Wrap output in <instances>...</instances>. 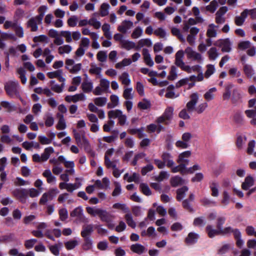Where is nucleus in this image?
<instances>
[{
    "label": "nucleus",
    "instance_id": "39448f33",
    "mask_svg": "<svg viewBox=\"0 0 256 256\" xmlns=\"http://www.w3.org/2000/svg\"><path fill=\"white\" fill-rule=\"evenodd\" d=\"M19 84L18 81H9L4 86V89L6 94L10 97L18 94Z\"/></svg>",
    "mask_w": 256,
    "mask_h": 256
},
{
    "label": "nucleus",
    "instance_id": "f704fd0d",
    "mask_svg": "<svg viewBox=\"0 0 256 256\" xmlns=\"http://www.w3.org/2000/svg\"><path fill=\"white\" fill-rule=\"evenodd\" d=\"M236 230H240L238 228H233L231 226L226 227L224 228H222L220 229V235L230 236L231 234H232L234 236Z\"/></svg>",
    "mask_w": 256,
    "mask_h": 256
},
{
    "label": "nucleus",
    "instance_id": "2eb2a0df",
    "mask_svg": "<svg viewBox=\"0 0 256 256\" xmlns=\"http://www.w3.org/2000/svg\"><path fill=\"white\" fill-rule=\"evenodd\" d=\"M134 26V24L130 20H124L122 22L120 25L118 27V30L122 33L126 34L128 30L130 29Z\"/></svg>",
    "mask_w": 256,
    "mask_h": 256
},
{
    "label": "nucleus",
    "instance_id": "f257e3e1",
    "mask_svg": "<svg viewBox=\"0 0 256 256\" xmlns=\"http://www.w3.org/2000/svg\"><path fill=\"white\" fill-rule=\"evenodd\" d=\"M184 55V52L182 50L178 51L176 54L174 64L178 67L188 73H191L192 72H197L198 73L202 71V66L198 64L194 65L192 66L186 65L183 60Z\"/></svg>",
    "mask_w": 256,
    "mask_h": 256
},
{
    "label": "nucleus",
    "instance_id": "37998d69",
    "mask_svg": "<svg viewBox=\"0 0 256 256\" xmlns=\"http://www.w3.org/2000/svg\"><path fill=\"white\" fill-rule=\"evenodd\" d=\"M132 88H126L123 92L122 96L126 100H132L133 98V94Z\"/></svg>",
    "mask_w": 256,
    "mask_h": 256
},
{
    "label": "nucleus",
    "instance_id": "c9c22d12",
    "mask_svg": "<svg viewBox=\"0 0 256 256\" xmlns=\"http://www.w3.org/2000/svg\"><path fill=\"white\" fill-rule=\"evenodd\" d=\"M138 107L140 110H148L151 107L150 102L146 98H144L138 103Z\"/></svg>",
    "mask_w": 256,
    "mask_h": 256
},
{
    "label": "nucleus",
    "instance_id": "680f3d73",
    "mask_svg": "<svg viewBox=\"0 0 256 256\" xmlns=\"http://www.w3.org/2000/svg\"><path fill=\"white\" fill-rule=\"evenodd\" d=\"M16 35L20 38H22L24 37V29L22 27L20 24H17L16 27L14 29Z\"/></svg>",
    "mask_w": 256,
    "mask_h": 256
},
{
    "label": "nucleus",
    "instance_id": "c756f323",
    "mask_svg": "<svg viewBox=\"0 0 256 256\" xmlns=\"http://www.w3.org/2000/svg\"><path fill=\"white\" fill-rule=\"evenodd\" d=\"M102 222L106 223L110 222L112 221V216L105 210H102L99 216Z\"/></svg>",
    "mask_w": 256,
    "mask_h": 256
},
{
    "label": "nucleus",
    "instance_id": "5701e85b",
    "mask_svg": "<svg viewBox=\"0 0 256 256\" xmlns=\"http://www.w3.org/2000/svg\"><path fill=\"white\" fill-rule=\"evenodd\" d=\"M142 55L144 56V61L146 65L148 66H153L154 62L150 57V55L148 49L144 48L142 50Z\"/></svg>",
    "mask_w": 256,
    "mask_h": 256
},
{
    "label": "nucleus",
    "instance_id": "20e7f679",
    "mask_svg": "<svg viewBox=\"0 0 256 256\" xmlns=\"http://www.w3.org/2000/svg\"><path fill=\"white\" fill-rule=\"evenodd\" d=\"M184 52L188 60L200 64L203 63L204 58L202 54L193 50L191 47H187L184 50Z\"/></svg>",
    "mask_w": 256,
    "mask_h": 256
},
{
    "label": "nucleus",
    "instance_id": "c03bdc74",
    "mask_svg": "<svg viewBox=\"0 0 256 256\" xmlns=\"http://www.w3.org/2000/svg\"><path fill=\"white\" fill-rule=\"evenodd\" d=\"M234 238L236 240V246L241 248L244 244V241L241 238V232L240 230H236Z\"/></svg>",
    "mask_w": 256,
    "mask_h": 256
},
{
    "label": "nucleus",
    "instance_id": "f8f14e48",
    "mask_svg": "<svg viewBox=\"0 0 256 256\" xmlns=\"http://www.w3.org/2000/svg\"><path fill=\"white\" fill-rule=\"evenodd\" d=\"M72 132L76 142L78 146L82 144L86 146L89 145L88 141L84 135L81 136L80 134L77 132L76 130H74Z\"/></svg>",
    "mask_w": 256,
    "mask_h": 256
},
{
    "label": "nucleus",
    "instance_id": "864d4df0",
    "mask_svg": "<svg viewBox=\"0 0 256 256\" xmlns=\"http://www.w3.org/2000/svg\"><path fill=\"white\" fill-rule=\"evenodd\" d=\"M172 172L174 173L180 172L182 174L186 173V168L184 167V164H179L178 166L171 167Z\"/></svg>",
    "mask_w": 256,
    "mask_h": 256
},
{
    "label": "nucleus",
    "instance_id": "72a5a7b5",
    "mask_svg": "<svg viewBox=\"0 0 256 256\" xmlns=\"http://www.w3.org/2000/svg\"><path fill=\"white\" fill-rule=\"evenodd\" d=\"M54 152V149L52 146L46 148L44 151V152L41 154L42 156V160L46 162L50 158V154Z\"/></svg>",
    "mask_w": 256,
    "mask_h": 256
},
{
    "label": "nucleus",
    "instance_id": "393cba45",
    "mask_svg": "<svg viewBox=\"0 0 256 256\" xmlns=\"http://www.w3.org/2000/svg\"><path fill=\"white\" fill-rule=\"evenodd\" d=\"M42 176L46 178V181L48 184L55 183L56 178L52 174L50 170H45L42 173Z\"/></svg>",
    "mask_w": 256,
    "mask_h": 256
},
{
    "label": "nucleus",
    "instance_id": "c85d7f7f",
    "mask_svg": "<svg viewBox=\"0 0 256 256\" xmlns=\"http://www.w3.org/2000/svg\"><path fill=\"white\" fill-rule=\"evenodd\" d=\"M208 58L210 60H216L219 54L215 47H212L207 52Z\"/></svg>",
    "mask_w": 256,
    "mask_h": 256
},
{
    "label": "nucleus",
    "instance_id": "09e8293b",
    "mask_svg": "<svg viewBox=\"0 0 256 256\" xmlns=\"http://www.w3.org/2000/svg\"><path fill=\"white\" fill-rule=\"evenodd\" d=\"M206 70L204 74L206 78H208L216 71L214 66L212 64H208L206 66Z\"/></svg>",
    "mask_w": 256,
    "mask_h": 256
},
{
    "label": "nucleus",
    "instance_id": "1a4fd4ad",
    "mask_svg": "<svg viewBox=\"0 0 256 256\" xmlns=\"http://www.w3.org/2000/svg\"><path fill=\"white\" fill-rule=\"evenodd\" d=\"M214 44L221 48L222 52H229L232 50V43L228 38L218 40Z\"/></svg>",
    "mask_w": 256,
    "mask_h": 256
},
{
    "label": "nucleus",
    "instance_id": "5fc2aeb1",
    "mask_svg": "<svg viewBox=\"0 0 256 256\" xmlns=\"http://www.w3.org/2000/svg\"><path fill=\"white\" fill-rule=\"evenodd\" d=\"M107 98L106 97H98L94 100V103L98 106H104L107 102Z\"/></svg>",
    "mask_w": 256,
    "mask_h": 256
},
{
    "label": "nucleus",
    "instance_id": "7ed1b4c3",
    "mask_svg": "<svg viewBox=\"0 0 256 256\" xmlns=\"http://www.w3.org/2000/svg\"><path fill=\"white\" fill-rule=\"evenodd\" d=\"M187 181L180 176H172L170 179V184L172 187H178L183 186L179 188L176 192H186L188 190V188L186 186Z\"/></svg>",
    "mask_w": 256,
    "mask_h": 256
},
{
    "label": "nucleus",
    "instance_id": "4468645a",
    "mask_svg": "<svg viewBox=\"0 0 256 256\" xmlns=\"http://www.w3.org/2000/svg\"><path fill=\"white\" fill-rule=\"evenodd\" d=\"M130 250L134 253L138 255L143 254L146 252L148 250L144 246L139 243L132 244L130 246Z\"/></svg>",
    "mask_w": 256,
    "mask_h": 256
},
{
    "label": "nucleus",
    "instance_id": "4c0bfd02",
    "mask_svg": "<svg viewBox=\"0 0 256 256\" xmlns=\"http://www.w3.org/2000/svg\"><path fill=\"white\" fill-rule=\"evenodd\" d=\"M84 238V243L82 244V248L84 250H90L92 246V241L90 237Z\"/></svg>",
    "mask_w": 256,
    "mask_h": 256
},
{
    "label": "nucleus",
    "instance_id": "e2e57ef3",
    "mask_svg": "<svg viewBox=\"0 0 256 256\" xmlns=\"http://www.w3.org/2000/svg\"><path fill=\"white\" fill-rule=\"evenodd\" d=\"M98 60L102 62H106L107 59L106 52L103 50L98 52L96 54Z\"/></svg>",
    "mask_w": 256,
    "mask_h": 256
},
{
    "label": "nucleus",
    "instance_id": "423d86ee",
    "mask_svg": "<svg viewBox=\"0 0 256 256\" xmlns=\"http://www.w3.org/2000/svg\"><path fill=\"white\" fill-rule=\"evenodd\" d=\"M174 109L172 106L167 107L163 114L157 118L156 122L158 124L164 123L166 124H168V122L171 120L173 117Z\"/></svg>",
    "mask_w": 256,
    "mask_h": 256
},
{
    "label": "nucleus",
    "instance_id": "4d7b16f0",
    "mask_svg": "<svg viewBox=\"0 0 256 256\" xmlns=\"http://www.w3.org/2000/svg\"><path fill=\"white\" fill-rule=\"evenodd\" d=\"M126 222L128 226L132 228H134L136 226V222L132 219V216L130 214H126L124 216Z\"/></svg>",
    "mask_w": 256,
    "mask_h": 256
},
{
    "label": "nucleus",
    "instance_id": "2f4dec72",
    "mask_svg": "<svg viewBox=\"0 0 256 256\" xmlns=\"http://www.w3.org/2000/svg\"><path fill=\"white\" fill-rule=\"evenodd\" d=\"M110 102L107 105L108 108H112L116 107L119 104V98L115 94H112L110 96Z\"/></svg>",
    "mask_w": 256,
    "mask_h": 256
},
{
    "label": "nucleus",
    "instance_id": "f3484780",
    "mask_svg": "<svg viewBox=\"0 0 256 256\" xmlns=\"http://www.w3.org/2000/svg\"><path fill=\"white\" fill-rule=\"evenodd\" d=\"M80 186V183L68 184L65 182H60L59 187L60 190H66L68 192H72Z\"/></svg>",
    "mask_w": 256,
    "mask_h": 256
},
{
    "label": "nucleus",
    "instance_id": "ea45409f",
    "mask_svg": "<svg viewBox=\"0 0 256 256\" xmlns=\"http://www.w3.org/2000/svg\"><path fill=\"white\" fill-rule=\"evenodd\" d=\"M233 84H230L226 86L225 92L222 94V98L224 100H228L230 98L231 96V89L233 88Z\"/></svg>",
    "mask_w": 256,
    "mask_h": 256
},
{
    "label": "nucleus",
    "instance_id": "de8ad7c7",
    "mask_svg": "<svg viewBox=\"0 0 256 256\" xmlns=\"http://www.w3.org/2000/svg\"><path fill=\"white\" fill-rule=\"evenodd\" d=\"M72 47L69 44H65L58 48V52L60 54H69L72 50Z\"/></svg>",
    "mask_w": 256,
    "mask_h": 256
},
{
    "label": "nucleus",
    "instance_id": "412c9836",
    "mask_svg": "<svg viewBox=\"0 0 256 256\" xmlns=\"http://www.w3.org/2000/svg\"><path fill=\"white\" fill-rule=\"evenodd\" d=\"M93 225L90 224L82 226V230L80 232V235L82 238L90 237L94 231Z\"/></svg>",
    "mask_w": 256,
    "mask_h": 256
},
{
    "label": "nucleus",
    "instance_id": "69168bd1",
    "mask_svg": "<svg viewBox=\"0 0 256 256\" xmlns=\"http://www.w3.org/2000/svg\"><path fill=\"white\" fill-rule=\"evenodd\" d=\"M122 111L120 110H111L108 112V117L110 119L112 118H118L120 114H121Z\"/></svg>",
    "mask_w": 256,
    "mask_h": 256
},
{
    "label": "nucleus",
    "instance_id": "58836bf2",
    "mask_svg": "<svg viewBox=\"0 0 256 256\" xmlns=\"http://www.w3.org/2000/svg\"><path fill=\"white\" fill-rule=\"evenodd\" d=\"M216 91V88H212L206 92L204 96L206 101H210L214 98V93Z\"/></svg>",
    "mask_w": 256,
    "mask_h": 256
},
{
    "label": "nucleus",
    "instance_id": "052dcab7",
    "mask_svg": "<svg viewBox=\"0 0 256 256\" xmlns=\"http://www.w3.org/2000/svg\"><path fill=\"white\" fill-rule=\"evenodd\" d=\"M60 36L65 38L66 41L68 43L72 42V32L68 30H63L60 32Z\"/></svg>",
    "mask_w": 256,
    "mask_h": 256
},
{
    "label": "nucleus",
    "instance_id": "bb28decb",
    "mask_svg": "<svg viewBox=\"0 0 256 256\" xmlns=\"http://www.w3.org/2000/svg\"><path fill=\"white\" fill-rule=\"evenodd\" d=\"M244 72L246 76L249 78L254 75V70L251 65L244 64Z\"/></svg>",
    "mask_w": 256,
    "mask_h": 256
},
{
    "label": "nucleus",
    "instance_id": "3c124183",
    "mask_svg": "<svg viewBox=\"0 0 256 256\" xmlns=\"http://www.w3.org/2000/svg\"><path fill=\"white\" fill-rule=\"evenodd\" d=\"M172 34L176 36L182 42H184L186 40L180 30L176 28H172L171 30Z\"/></svg>",
    "mask_w": 256,
    "mask_h": 256
},
{
    "label": "nucleus",
    "instance_id": "b1692460",
    "mask_svg": "<svg viewBox=\"0 0 256 256\" xmlns=\"http://www.w3.org/2000/svg\"><path fill=\"white\" fill-rule=\"evenodd\" d=\"M254 183V180L253 178L250 176H247L242 184V188L244 190H248L250 187L253 186Z\"/></svg>",
    "mask_w": 256,
    "mask_h": 256
},
{
    "label": "nucleus",
    "instance_id": "774afa93",
    "mask_svg": "<svg viewBox=\"0 0 256 256\" xmlns=\"http://www.w3.org/2000/svg\"><path fill=\"white\" fill-rule=\"evenodd\" d=\"M114 122L113 120H110L106 124L104 125L103 130L106 132H109L110 131L111 128L114 127Z\"/></svg>",
    "mask_w": 256,
    "mask_h": 256
},
{
    "label": "nucleus",
    "instance_id": "bf43d9fd",
    "mask_svg": "<svg viewBox=\"0 0 256 256\" xmlns=\"http://www.w3.org/2000/svg\"><path fill=\"white\" fill-rule=\"evenodd\" d=\"M118 162V160H110V158H106L104 160V164L108 168H112L113 169L116 167V163Z\"/></svg>",
    "mask_w": 256,
    "mask_h": 256
},
{
    "label": "nucleus",
    "instance_id": "aec40b11",
    "mask_svg": "<svg viewBox=\"0 0 256 256\" xmlns=\"http://www.w3.org/2000/svg\"><path fill=\"white\" fill-rule=\"evenodd\" d=\"M56 116L58 118V121L56 126V128L58 130L65 129L66 127V125L64 115L60 112H58Z\"/></svg>",
    "mask_w": 256,
    "mask_h": 256
},
{
    "label": "nucleus",
    "instance_id": "e433bc0d",
    "mask_svg": "<svg viewBox=\"0 0 256 256\" xmlns=\"http://www.w3.org/2000/svg\"><path fill=\"white\" fill-rule=\"evenodd\" d=\"M45 121V125L48 127H50L53 126L54 124V118L50 113H46L44 117Z\"/></svg>",
    "mask_w": 256,
    "mask_h": 256
},
{
    "label": "nucleus",
    "instance_id": "f03ea898",
    "mask_svg": "<svg viewBox=\"0 0 256 256\" xmlns=\"http://www.w3.org/2000/svg\"><path fill=\"white\" fill-rule=\"evenodd\" d=\"M47 10V6H41L38 9V14L31 18L26 22V27L30 28L31 32H36L38 30V25L42 24V19Z\"/></svg>",
    "mask_w": 256,
    "mask_h": 256
},
{
    "label": "nucleus",
    "instance_id": "a18cd8bd",
    "mask_svg": "<svg viewBox=\"0 0 256 256\" xmlns=\"http://www.w3.org/2000/svg\"><path fill=\"white\" fill-rule=\"evenodd\" d=\"M170 174L166 171H161L158 176L154 177V180L158 182L163 181L165 179H168Z\"/></svg>",
    "mask_w": 256,
    "mask_h": 256
},
{
    "label": "nucleus",
    "instance_id": "9d476101",
    "mask_svg": "<svg viewBox=\"0 0 256 256\" xmlns=\"http://www.w3.org/2000/svg\"><path fill=\"white\" fill-rule=\"evenodd\" d=\"M65 64L66 68L70 73L72 74L78 73L80 70L82 66L80 63L74 64V61L72 59H66Z\"/></svg>",
    "mask_w": 256,
    "mask_h": 256
},
{
    "label": "nucleus",
    "instance_id": "a878e982",
    "mask_svg": "<svg viewBox=\"0 0 256 256\" xmlns=\"http://www.w3.org/2000/svg\"><path fill=\"white\" fill-rule=\"evenodd\" d=\"M119 80L122 84L126 86H128L130 84V76L127 72H122L118 77Z\"/></svg>",
    "mask_w": 256,
    "mask_h": 256
},
{
    "label": "nucleus",
    "instance_id": "6e6d98bb",
    "mask_svg": "<svg viewBox=\"0 0 256 256\" xmlns=\"http://www.w3.org/2000/svg\"><path fill=\"white\" fill-rule=\"evenodd\" d=\"M218 6V2L216 0H213L210 2V4L206 6V9L207 11L213 13L216 10Z\"/></svg>",
    "mask_w": 256,
    "mask_h": 256
},
{
    "label": "nucleus",
    "instance_id": "cd10ccee",
    "mask_svg": "<svg viewBox=\"0 0 256 256\" xmlns=\"http://www.w3.org/2000/svg\"><path fill=\"white\" fill-rule=\"evenodd\" d=\"M152 45V41L149 38H142L140 40L136 46V49L139 50L144 46L150 47Z\"/></svg>",
    "mask_w": 256,
    "mask_h": 256
},
{
    "label": "nucleus",
    "instance_id": "6ab92c4d",
    "mask_svg": "<svg viewBox=\"0 0 256 256\" xmlns=\"http://www.w3.org/2000/svg\"><path fill=\"white\" fill-rule=\"evenodd\" d=\"M16 241L17 238L14 233H10L0 236V242L1 243L16 242Z\"/></svg>",
    "mask_w": 256,
    "mask_h": 256
},
{
    "label": "nucleus",
    "instance_id": "a211bd4d",
    "mask_svg": "<svg viewBox=\"0 0 256 256\" xmlns=\"http://www.w3.org/2000/svg\"><path fill=\"white\" fill-rule=\"evenodd\" d=\"M206 232L210 238H213L216 236L220 235V229H214L212 226L208 225L206 228Z\"/></svg>",
    "mask_w": 256,
    "mask_h": 256
},
{
    "label": "nucleus",
    "instance_id": "79ce46f5",
    "mask_svg": "<svg viewBox=\"0 0 256 256\" xmlns=\"http://www.w3.org/2000/svg\"><path fill=\"white\" fill-rule=\"evenodd\" d=\"M17 74H19V78L22 84H26L27 81V78L26 76V72L22 68H20L17 69Z\"/></svg>",
    "mask_w": 256,
    "mask_h": 256
},
{
    "label": "nucleus",
    "instance_id": "4be33fe9",
    "mask_svg": "<svg viewBox=\"0 0 256 256\" xmlns=\"http://www.w3.org/2000/svg\"><path fill=\"white\" fill-rule=\"evenodd\" d=\"M162 158L166 166L168 168H171L174 166V162L171 155L168 152H164L162 156Z\"/></svg>",
    "mask_w": 256,
    "mask_h": 256
},
{
    "label": "nucleus",
    "instance_id": "13d9d810",
    "mask_svg": "<svg viewBox=\"0 0 256 256\" xmlns=\"http://www.w3.org/2000/svg\"><path fill=\"white\" fill-rule=\"evenodd\" d=\"M177 76V68L175 66H172L170 68V70L168 78L170 80H174L176 79Z\"/></svg>",
    "mask_w": 256,
    "mask_h": 256
},
{
    "label": "nucleus",
    "instance_id": "473e14b6",
    "mask_svg": "<svg viewBox=\"0 0 256 256\" xmlns=\"http://www.w3.org/2000/svg\"><path fill=\"white\" fill-rule=\"evenodd\" d=\"M82 90L88 93L90 92L93 88L92 82L88 80H84L81 86Z\"/></svg>",
    "mask_w": 256,
    "mask_h": 256
},
{
    "label": "nucleus",
    "instance_id": "7c9ffc66",
    "mask_svg": "<svg viewBox=\"0 0 256 256\" xmlns=\"http://www.w3.org/2000/svg\"><path fill=\"white\" fill-rule=\"evenodd\" d=\"M140 176L138 174L134 172L132 175H130L128 173H126L124 176V180L128 182H138Z\"/></svg>",
    "mask_w": 256,
    "mask_h": 256
},
{
    "label": "nucleus",
    "instance_id": "6e6552de",
    "mask_svg": "<svg viewBox=\"0 0 256 256\" xmlns=\"http://www.w3.org/2000/svg\"><path fill=\"white\" fill-rule=\"evenodd\" d=\"M71 217H76V222L77 223H86L88 220L86 218L83 214V210L80 206L75 208L70 213Z\"/></svg>",
    "mask_w": 256,
    "mask_h": 256
},
{
    "label": "nucleus",
    "instance_id": "ddd939ff",
    "mask_svg": "<svg viewBox=\"0 0 256 256\" xmlns=\"http://www.w3.org/2000/svg\"><path fill=\"white\" fill-rule=\"evenodd\" d=\"M14 196L22 203H26L28 196L31 198L38 196L40 193H14Z\"/></svg>",
    "mask_w": 256,
    "mask_h": 256
},
{
    "label": "nucleus",
    "instance_id": "49530a36",
    "mask_svg": "<svg viewBox=\"0 0 256 256\" xmlns=\"http://www.w3.org/2000/svg\"><path fill=\"white\" fill-rule=\"evenodd\" d=\"M110 8L108 3H102L100 7V14L102 16H105L108 14V10Z\"/></svg>",
    "mask_w": 256,
    "mask_h": 256
},
{
    "label": "nucleus",
    "instance_id": "0eeeda50",
    "mask_svg": "<svg viewBox=\"0 0 256 256\" xmlns=\"http://www.w3.org/2000/svg\"><path fill=\"white\" fill-rule=\"evenodd\" d=\"M110 187V180L107 178H104L100 180H96L94 184L92 186H90L86 188L87 192L89 191H93L94 188H96L98 189L103 190H106Z\"/></svg>",
    "mask_w": 256,
    "mask_h": 256
},
{
    "label": "nucleus",
    "instance_id": "338daca9",
    "mask_svg": "<svg viewBox=\"0 0 256 256\" xmlns=\"http://www.w3.org/2000/svg\"><path fill=\"white\" fill-rule=\"evenodd\" d=\"M58 214L60 216V218L62 221L66 220L68 218V212L67 210L62 208L59 210Z\"/></svg>",
    "mask_w": 256,
    "mask_h": 256
},
{
    "label": "nucleus",
    "instance_id": "8fccbe9b",
    "mask_svg": "<svg viewBox=\"0 0 256 256\" xmlns=\"http://www.w3.org/2000/svg\"><path fill=\"white\" fill-rule=\"evenodd\" d=\"M78 244V242L76 240H70L64 242V246L67 250H72Z\"/></svg>",
    "mask_w": 256,
    "mask_h": 256
},
{
    "label": "nucleus",
    "instance_id": "9b49d317",
    "mask_svg": "<svg viewBox=\"0 0 256 256\" xmlns=\"http://www.w3.org/2000/svg\"><path fill=\"white\" fill-rule=\"evenodd\" d=\"M190 100L186 104V108L188 112H192L196 108V106L198 100L199 96L197 92H194L190 96Z\"/></svg>",
    "mask_w": 256,
    "mask_h": 256
},
{
    "label": "nucleus",
    "instance_id": "603ef678",
    "mask_svg": "<svg viewBox=\"0 0 256 256\" xmlns=\"http://www.w3.org/2000/svg\"><path fill=\"white\" fill-rule=\"evenodd\" d=\"M143 34V30L140 26L136 27L133 30L131 36L132 38H138L141 36Z\"/></svg>",
    "mask_w": 256,
    "mask_h": 256
},
{
    "label": "nucleus",
    "instance_id": "dca6fc26",
    "mask_svg": "<svg viewBox=\"0 0 256 256\" xmlns=\"http://www.w3.org/2000/svg\"><path fill=\"white\" fill-rule=\"evenodd\" d=\"M200 238L199 235L195 232H190L184 240V242L187 245H193L196 244Z\"/></svg>",
    "mask_w": 256,
    "mask_h": 256
},
{
    "label": "nucleus",
    "instance_id": "0e129e2a",
    "mask_svg": "<svg viewBox=\"0 0 256 256\" xmlns=\"http://www.w3.org/2000/svg\"><path fill=\"white\" fill-rule=\"evenodd\" d=\"M52 193H44L40 200V204H45L46 202L52 199Z\"/></svg>",
    "mask_w": 256,
    "mask_h": 256
},
{
    "label": "nucleus",
    "instance_id": "a19ab883",
    "mask_svg": "<svg viewBox=\"0 0 256 256\" xmlns=\"http://www.w3.org/2000/svg\"><path fill=\"white\" fill-rule=\"evenodd\" d=\"M121 46L122 48L127 50H130L132 48H136V46L134 42L129 41L128 40H124L122 42Z\"/></svg>",
    "mask_w": 256,
    "mask_h": 256
}]
</instances>
